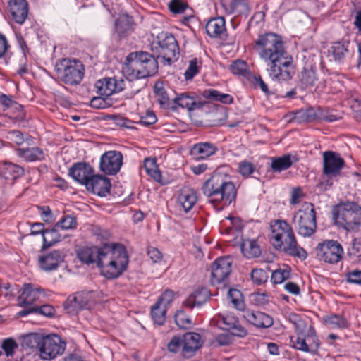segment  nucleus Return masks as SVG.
I'll use <instances>...</instances> for the list:
<instances>
[{
  "instance_id": "1",
  "label": "nucleus",
  "mask_w": 361,
  "mask_h": 361,
  "mask_svg": "<svg viewBox=\"0 0 361 361\" xmlns=\"http://www.w3.org/2000/svg\"><path fill=\"white\" fill-rule=\"evenodd\" d=\"M253 49L266 64L273 81L286 82L293 78L295 73L293 57L288 52L281 35L274 32L259 35L253 42Z\"/></svg>"
},
{
  "instance_id": "2",
  "label": "nucleus",
  "mask_w": 361,
  "mask_h": 361,
  "mask_svg": "<svg viewBox=\"0 0 361 361\" xmlns=\"http://www.w3.org/2000/svg\"><path fill=\"white\" fill-rule=\"evenodd\" d=\"M204 195L209 198V202L221 210L225 206L235 201L237 189L231 178L221 173H214L205 181L202 187Z\"/></svg>"
},
{
  "instance_id": "3",
  "label": "nucleus",
  "mask_w": 361,
  "mask_h": 361,
  "mask_svg": "<svg viewBox=\"0 0 361 361\" xmlns=\"http://www.w3.org/2000/svg\"><path fill=\"white\" fill-rule=\"evenodd\" d=\"M270 228L269 241L276 250L302 260L307 259V253L298 245L291 225L285 220H275Z\"/></svg>"
},
{
  "instance_id": "4",
  "label": "nucleus",
  "mask_w": 361,
  "mask_h": 361,
  "mask_svg": "<svg viewBox=\"0 0 361 361\" xmlns=\"http://www.w3.org/2000/svg\"><path fill=\"white\" fill-rule=\"evenodd\" d=\"M99 268L107 279L119 277L127 269L129 257L126 247L120 243H106Z\"/></svg>"
},
{
  "instance_id": "5",
  "label": "nucleus",
  "mask_w": 361,
  "mask_h": 361,
  "mask_svg": "<svg viewBox=\"0 0 361 361\" xmlns=\"http://www.w3.org/2000/svg\"><path fill=\"white\" fill-rule=\"evenodd\" d=\"M157 59L147 51L131 52L126 56L123 71L130 81L152 76L158 71Z\"/></svg>"
},
{
  "instance_id": "6",
  "label": "nucleus",
  "mask_w": 361,
  "mask_h": 361,
  "mask_svg": "<svg viewBox=\"0 0 361 361\" xmlns=\"http://www.w3.org/2000/svg\"><path fill=\"white\" fill-rule=\"evenodd\" d=\"M55 71L57 78L66 85H79L85 75V66L78 59L64 58L56 62Z\"/></svg>"
},
{
  "instance_id": "7",
  "label": "nucleus",
  "mask_w": 361,
  "mask_h": 361,
  "mask_svg": "<svg viewBox=\"0 0 361 361\" xmlns=\"http://www.w3.org/2000/svg\"><path fill=\"white\" fill-rule=\"evenodd\" d=\"M293 225L299 235L310 237L317 230L316 212L312 204L303 205L293 216Z\"/></svg>"
},
{
  "instance_id": "8",
  "label": "nucleus",
  "mask_w": 361,
  "mask_h": 361,
  "mask_svg": "<svg viewBox=\"0 0 361 361\" xmlns=\"http://www.w3.org/2000/svg\"><path fill=\"white\" fill-rule=\"evenodd\" d=\"M334 219L346 230L357 229L361 225V206L354 202L342 203L334 213Z\"/></svg>"
},
{
  "instance_id": "9",
  "label": "nucleus",
  "mask_w": 361,
  "mask_h": 361,
  "mask_svg": "<svg viewBox=\"0 0 361 361\" xmlns=\"http://www.w3.org/2000/svg\"><path fill=\"white\" fill-rule=\"evenodd\" d=\"M66 346V342L59 335L44 334L37 355L42 360H51L61 355L65 351Z\"/></svg>"
},
{
  "instance_id": "10",
  "label": "nucleus",
  "mask_w": 361,
  "mask_h": 361,
  "mask_svg": "<svg viewBox=\"0 0 361 361\" xmlns=\"http://www.w3.org/2000/svg\"><path fill=\"white\" fill-rule=\"evenodd\" d=\"M315 253L319 260L336 264L343 259V249L337 240H325L317 245Z\"/></svg>"
},
{
  "instance_id": "11",
  "label": "nucleus",
  "mask_w": 361,
  "mask_h": 361,
  "mask_svg": "<svg viewBox=\"0 0 361 361\" xmlns=\"http://www.w3.org/2000/svg\"><path fill=\"white\" fill-rule=\"evenodd\" d=\"M322 157V172L329 178L326 180V185L331 187L332 182L329 179L340 176L341 170L345 165V162L340 154L333 151L324 152Z\"/></svg>"
},
{
  "instance_id": "12",
  "label": "nucleus",
  "mask_w": 361,
  "mask_h": 361,
  "mask_svg": "<svg viewBox=\"0 0 361 361\" xmlns=\"http://www.w3.org/2000/svg\"><path fill=\"white\" fill-rule=\"evenodd\" d=\"M232 259L228 257H218L211 266V283L213 286L226 285L231 273Z\"/></svg>"
},
{
  "instance_id": "13",
  "label": "nucleus",
  "mask_w": 361,
  "mask_h": 361,
  "mask_svg": "<svg viewBox=\"0 0 361 361\" xmlns=\"http://www.w3.org/2000/svg\"><path fill=\"white\" fill-rule=\"evenodd\" d=\"M159 51L157 58L161 57L169 65L178 59L179 54V47L174 36L169 33H166L164 37L158 42Z\"/></svg>"
},
{
  "instance_id": "14",
  "label": "nucleus",
  "mask_w": 361,
  "mask_h": 361,
  "mask_svg": "<svg viewBox=\"0 0 361 361\" xmlns=\"http://www.w3.org/2000/svg\"><path fill=\"white\" fill-rule=\"evenodd\" d=\"M123 164V155L118 151H107L100 158V170L108 175H115Z\"/></svg>"
},
{
  "instance_id": "15",
  "label": "nucleus",
  "mask_w": 361,
  "mask_h": 361,
  "mask_svg": "<svg viewBox=\"0 0 361 361\" xmlns=\"http://www.w3.org/2000/svg\"><path fill=\"white\" fill-rule=\"evenodd\" d=\"M94 88L99 95L109 97L114 93L121 92L125 88V82L123 79L104 78L95 82Z\"/></svg>"
},
{
  "instance_id": "16",
  "label": "nucleus",
  "mask_w": 361,
  "mask_h": 361,
  "mask_svg": "<svg viewBox=\"0 0 361 361\" xmlns=\"http://www.w3.org/2000/svg\"><path fill=\"white\" fill-rule=\"evenodd\" d=\"M104 248H106V243L102 246L82 247L78 250L77 257L86 264H96L99 267L105 251Z\"/></svg>"
},
{
  "instance_id": "17",
  "label": "nucleus",
  "mask_w": 361,
  "mask_h": 361,
  "mask_svg": "<svg viewBox=\"0 0 361 361\" xmlns=\"http://www.w3.org/2000/svg\"><path fill=\"white\" fill-rule=\"evenodd\" d=\"M86 189L99 197H106L110 193L111 184L110 179L102 175H94L90 177L85 185Z\"/></svg>"
},
{
  "instance_id": "18",
  "label": "nucleus",
  "mask_w": 361,
  "mask_h": 361,
  "mask_svg": "<svg viewBox=\"0 0 361 361\" xmlns=\"http://www.w3.org/2000/svg\"><path fill=\"white\" fill-rule=\"evenodd\" d=\"M182 354L185 357H190L201 348L202 341L201 336L195 332H187L183 336Z\"/></svg>"
},
{
  "instance_id": "19",
  "label": "nucleus",
  "mask_w": 361,
  "mask_h": 361,
  "mask_svg": "<svg viewBox=\"0 0 361 361\" xmlns=\"http://www.w3.org/2000/svg\"><path fill=\"white\" fill-rule=\"evenodd\" d=\"M93 168L85 162L74 164L68 171V175L79 183L85 185L94 173Z\"/></svg>"
},
{
  "instance_id": "20",
  "label": "nucleus",
  "mask_w": 361,
  "mask_h": 361,
  "mask_svg": "<svg viewBox=\"0 0 361 361\" xmlns=\"http://www.w3.org/2000/svg\"><path fill=\"white\" fill-rule=\"evenodd\" d=\"M65 255L59 250H54L39 258V264L45 271L56 270L63 262Z\"/></svg>"
},
{
  "instance_id": "21",
  "label": "nucleus",
  "mask_w": 361,
  "mask_h": 361,
  "mask_svg": "<svg viewBox=\"0 0 361 361\" xmlns=\"http://www.w3.org/2000/svg\"><path fill=\"white\" fill-rule=\"evenodd\" d=\"M211 294L207 288H198L190 294L183 302V306L190 309L200 307L210 298Z\"/></svg>"
},
{
  "instance_id": "22",
  "label": "nucleus",
  "mask_w": 361,
  "mask_h": 361,
  "mask_svg": "<svg viewBox=\"0 0 361 361\" xmlns=\"http://www.w3.org/2000/svg\"><path fill=\"white\" fill-rule=\"evenodd\" d=\"M224 8L227 13L235 15V18L231 20V23L233 28H235L238 23L235 25V21L238 16H247L250 8L247 0H231L228 4H225Z\"/></svg>"
},
{
  "instance_id": "23",
  "label": "nucleus",
  "mask_w": 361,
  "mask_h": 361,
  "mask_svg": "<svg viewBox=\"0 0 361 361\" xmlns=\"http://www.w3.org/2000/svg\"><path fill=\"white\" fill-rule=\"evenodd\" d=\"M244 318L258 328H269L273 325V319L269 315L259 311L246 310Z\"/></svg>"
},
{
  "instance_id": "24",
  "label": "nucleus",
  "mask_w": 361,
  "mask_h": 361,
  "mask_svg": "<svg viewBox=\"0 0 361 361\" xmlns=\"http://www.w3.org/2000/svg\"><path fill=\"white\" fill-rule=\"evenodd\" d=\"M8 7L16 23H23L28 14V4L26 0H9Z\"/></svg>"
},
{
  "instance_id": "25",
  "label": "nucleus",
  "mask_w": 361,
  "mask_h": 361,
  "mask_svg": "<svg viewBox=\"0 0 361 361\" xmlns=\"http://www.w3.org/2000/svg\"><path fill=\"white\" fill-rule=\"evenodd\" d=\"M43 292V289L34 288L30 283H25L20 295L18 298V305L22 307L32 305Z\"/></svg>"
},
{
  "instance_id": "26",
  "label": "nucleus",
  "mask_w": 361,
  "mask_h": 361,
  "mask_svg": "<svg viewBox=\"0 0 361 361\" xmlns=\"http://www.w3.org/2000/svg\"><path fill=\"white\" fill-rule=\"evenodd\" d=\"M175 106L187 109L188 111L201 109L204 103L199 101L197 98L190 95L189 92H183L178 94L173 99Z\"/></svg>"
},
{
  "instance_id": "27",
  "label": "nucleus",
  "mask_w": 361,
  "mask_h": 361,
  "mask_svg": "<svg viewBox=\"0 0 361 361\" xmlns=\"http://www.w3.org/2000/svg\"><path fill=\"white\" fill-rule=\"evenodd\" d=\"M218 150L217 147L211 142H199L194 145L190 149V155L195 160L204 159Z\"/></svg>"
},
{
  "instance_id": "28",
  "label": "nucleus",
  "mask_w": 361,
  "mask_h": 361,
  "mask_svg": "<svg viewBox=\"0 0 361 361\" xmlns=\"http://www.w3.org/2000/svg\"><path fill=\"white\" fill-rule=\"evenodd\" d=\"M220 321L224 324V329L231 331L233 336L243 337L246 335V330L241 326L238 319L233 314L221 316Z\"/></svg>"
},
{
  "instance_id": "29",
  "label": "nucleus",
  "mask_w": 361,
  "mask_h": 361,
  "mask_svg": "<svg viewBox=\"0 0 361 361\" xmlns=\"http://www.w3.org/2000/svg\"><path fill=\"white\" fill-rule=\"evenodd\" d=\"M87 300L82 293L71 295L63 302V307L68 314H75L86 307Z\"/></svg>"
},
{
  "instance_id": "30",
  "label": "nucleus",
  "mask_w": 361,
  "mask_h": 361,
  "mask_svg": "<svg viewBox=\"0 0 361 361\" xmlns=\"http://www.w3.org/2000/svg\"><path fill=\"white\" fill-rule=\"evenodd\" d=\"M300 85L307 88L314 85L318 80L317 67L312 63H306L301 72L298 74Z\"/></svg>"
},
{
  "instance_id": "31",
  "label": "nucleus",
  "mask_w": 361,
  "mask_h": 361,
  "mask_svg": "<svg viewBox=\"0 0 361 361\" xmlns=\"http://www.w3.org/2000/svg\"><path fill=\"white\" fill-rule=\"evenodd\" d=\"M288 321L292 323L298 335L315 336V331L312 326H307L305 319H303L299 314L295 313H290L288 315Z\"/></svg>"
},
{
  "instance_id": "32",
  "label": "nucleus",
  "mask_w": 361,
  "mask_h": 361,
  "mask_svg": "<svg viewBox=\"0 0 361 361\" xmlns=\"http://www.w3.org/2000/svg\"><path fill=\"white\" fill-rule=\"evenodd\" d=\"M349 44V41L344 39L333 42L328 49V56L336 62L343 61L348 52Z\"/></svg>"
},
{
  "instance_id": "33",
  "label": "nucleus",
  "mask_w": 361,
  "mask_h": 361,
  "mask_svg": "<svg viewBox=\"0 0 361 361\" xmlns=\"http://www.w3.org/2000/svg\"><path fill=\"white\" fill-rule=\"evenodd\" d=\"M16 152L19 157L27 162L41 161L45 159L43 149L38 147L18 148Z\"/></svg>"
},
{
  "instance_id": "34",
  "label": "nucleus",
  "mask_w": 361,
  "mask_h": 361,
  "mask_svg": "<svg viewBox=\"0 0 361 361\" xmlns=\"http://www.w3.org/2000/svg\"><path fill=\"white\" fill-rule=\"evenodd\" d=\"M133 17L128 14H121L115 22L116 32L119 37H124L130 35L134 29Z\"/></svg>"
},
{
  "instance_id": "35",
  "label": "nucleus",
  "mask_w": 361,
  "mask_h": 361,
  "mask_svg": "<svg viewBox=\"0 0 361 361\" xmlns=\"http://www.w3.org/2000/svg\"><path fill=\"white\" fill-rule=\"evenodd\" d=\"M23 174V168L17 164L11 162L0 164V176L6 180H16Z\"/></svg>"
},
{
  "instance_id": "36",
  "label": "nucleus",
  "mask_w": 361,
  "mask_h": 361,
  "mask_svg": "<svg viewBox=\"0 0 361 361\" xmlns=\"http://www.w3.org/2000/svg\"><path fill=\"white\" fill-rule=\"evenodd\" d=\"M206 31L212 37H221L226 31L224 18L217 17L210 19L206 25Z\"/></svg>"
},
{
  "instance_id": "37",
  "label": "nucleus",
  "mask_w": 361,
  "mask_h": 361,
  "mask_svg": "<svg viewBox=\"0 0 361 361\" xmlns=\"http://www.w3.org/2000/svg\"><path fill=\"white\" fill-rule=\"evenodd\" d=\"M178 198V202L185 212H189L197 200V193L195 190L188 188L182 189Z\"/></svg>"
},
{
  "instance_id": "38",
  "label": "nucleus",
  "mask_w": 361,
  "mask_h": 361,
  "mask_svg": "<svg viewBox=\"0 0 361 361\" xmlns=\"http://www.w3.org/2000/svg\"><path fill=\"white\" fill-rule=\"evenodd\" d=\"M154 93L157 102L164 109H169L171 106V97L164 87L162 82H156L154 85Z\"/></svg>"
},
{
  "instance_id": "39",
  "label": "nucleus",
  "mask_w": 361,
  "mask_h": 361,
  "mask_svg": "<svg viewBox=\"0 0 361 361\" xmlns=\"http://www.w3.org/2000/svg\"><path fill=\"white\" fill-rule=\"evenodd\" d=\"M55 309L50 305H44L42 306L30 307L24 309L17 313L18 317H25L32 313H37L48 317H51L55 314Z\"/></svg>"
},
{
  "instance_id": "40",
  "label": "nucleus",
  "mask_w": 361,
  "mask_h": 361,
  "mask_svg": "<svg viewBox=\"0 0 361 361\" xmlns=\"http://www.w3.org/2000/svg\"><path fill=\"white\" fill-rule=\"evenodd\" d=\"M59 228H56V224H54L53 228H47L43 231L42 250L47 249L61 241V235L59 233Z\"/></svg>"
},
{
  "instance_id": "41",
  "label": "nucleus",
  "mask_w": 361,
  "mask_h": 361,
  "mask_svg": "<svg viewBox=\"0 0 361 361\" xmlns=\"http://www.w3.org/2000/svg\"><path fill=\"white\" fill-rule=\"evenodd\" d=\"M241 251L243 255L248 259L258 257L262 253L256 240H244L241 243Z\"/></svg>"
},
{
  "instance_id": "42",
  "label": "nucleus",
  "mask_w": 361,
  "mask_h": 361,
  "mask_svg": "<svg viewBox=\"0 0 361 361\" xmlns=\"http://www.w3.org/2000/svg\"><path fill=\"white\" fill-rule=\"evenodd\" d=\"M44 334L38 333H30L21 337V345L23 348L35 349L38 353V349Z\"/></svg>"
},
{
  "instance_id": "43",
  "label": "nucleus",
  "mask_w": 361,
  "mask_h": 361,
  "mask_svg": "<svg viewBox=\"0 0 361 361\" xmlns=\"http://www.w3.org/2000/svg\"><path fill=\"white\" fill-rule=\"evenodd\" d=\"M292 156L286 154L282 157L272 158L271 167L274 172H281L289 169L293 164Z\"/></svg>"
},
{
  "instance_id": "44",
  "label": "nucleus",
  "mask_w": 361,
  "mask_h": 361,
  "mask_svg": "<svg viewBox=\"0 0 361 361\" xmlns=\"http://www.w3.org/2000/svg\"><path fill=\"white\" fill-rule=\"evenodd\" d=\"M324 322L333 329H343L350 326V323L343 315L331 314L324 317Z\"/></svg>"
},
{
  "instance_id": "45",
  "label": "nucleus",
  "mask_w": 361,
  "mask_h": 361,
  "mask_svg": "<svg viewBox=\"0 0 361 361\" xmlns=\"http://www.w3.org/2000/svg\"><path fill=\"white\" fill-rule=\"evenodd\" d=\"M317 110L313 108L300 109L295 114L294 118L299 123L312 122L317 119Z\"/></svg>"
},
{
  "instance_id": "46",
  "label": "nucleus",
  "mask_w": 361,
  "mask_h": 361,
  "mask_svg": "<svg viewBox=\"0 0 361 361\" xmlns=\"http://www.w3.org/2000/svg\"><path fill=\"white\" fill-rule=\"evenodd\" d=\"M166 307L155 303L151 308V317L154 324L163 325L166 321Z\"/></svg>"
},
{
  "instance_id": "47",
  "label": "nucleus",
  "mask_w": 361,
  "mask_h": 361,
  "mask_svg": "<svg viewBox=\"0 0 361 361\" xmlns=\"http://www.w3.org/2000/svg\"><path fill=\"white\" fill-rule=\"evenodd\" d=\"M349 259L354 263L361 262V238H355L348 250Z\"/></svg>"
},
{
  "instance_id": "48",
  "label": "nucleus",
  "mask_w": 361,
  "mask_h": 361,
  "mask_svg": "<svg viewBox=\"0 0 361 361\" xmlns=\"http://www.w3.org/2000/svg\"><path fill=\"white\" fill-rule=\"evenodd\" d=\"M256 171V166L247 159L243 160L238 164V172L244 178L250 177Z\"/></svg>"
},
{
  "instance_id": "49",
  "label": "nucleus",
  "mask_w": 361,
  "mask_h": 361,
  "mask_svg": "<svg viewBox=\"0 0 361 361\" xmlns=\"http://www.w3.org/2000/svg\"><path fill=\"white\" fill-rule=\"evenodd\" d=\"M56 228L60 230L75 229L77 227V219L75 216H64L60 221L55 224Z\"/></svg>"
},
{
  "instance_id": "50",
  "label": "nucleus",
  "mask_w": 361,
  "mask_h": 361,
  "mask_svg": "<svg viewBox=\"0 0 361 361\" xmlns=\"http://www.w3.org/2000/svg\"><path fill=\"white\" fill-rule=\"evenodd\" d=\"M230 71L234 75L245 76L249 73L248 66L245 61L236 60L229 67Z\"/></svg>"
},
{
  "instance_id": "51",
  "label": "nucleus",
  "mask_w": 361,
  "mask_h": 361,
  "mask_svg": "<svg viewBox=\"0 0 361 361\" xmlns=\"http://www.w3.org/2000/svg\"><path fill=\"white\" fill-rule=\"evenodd\" d=\"M176 324L180 327L183 329H188L192 324V321L190 318H189L185 312L182 310H178L174 316Z\"/></svg>"
},
{
  "instance_id": "52",
  "label": "nucleus",
  "mask_w": 361,
  "mask_h": 361,
  "mask_svg": "<svg viewBox=\"0 0 361 361\" xmlns=\"http://www.w3.org/2000/svg\"><path fill=\"white\" fill-rule=\"evenodd\" d=\"M250 277L254 283L261 285L267 281L268 275L262 269H254L251 271Z\"/></svg>"
},
{
  "instance_id": "53",
  "label": "nucleus",
  "mask_w": 361,
  "mask_h": 361,
  "mask_svg": "<svg viewBox=\"0 0 361 361\" xmlns=\"http://www.w3.org/2000/svg\"><path fill=\"white\" fill-rule=\"evenodd\" d=\"M0 101L1 104L6 107L15 106V109L20 111V114L17 116V117L19 119L24 118L25 114L23 111L22 105L18 104L16 102H13L9 97L6 96V94L1 95Z\"/></svg>"
},
{
  "instance_id": "54",
  "label": "nucleus",
  "mask_w": 361,
  "mask_h": 361,
  "mask_svg": "<svg viewBox=\"0 0 361 361\" xmlns=\"http://www.w3.org/2000/svg\"><path fill=\"white\" fill-rule=\"evenodd\" d=\"M18 347L16 341L11 338L4 339L1 344V348L7 357H12Z\"/></svg>"
},
{
  "instance_id": "55",
  "label": "nucleus",
  "mask_w": 361,
  "mask_h": 361,
  "mask_svg": "<svg viewBox=\"0 0 361 361\" xmlns=\"http://www.w3.org/2000/svg\"><path fill=\"white\" fill-rule=\"evenodd\" d=\"M309 337L308 336H300L298 335L296 338L295 341L293 340V337H291V341L293 343V348L297 350L303 351V352H310V348L308 345L306 343L305 338ZM313 338V341H315V336H312Z\"/></svg>"
},
{
  "instance_id": "56",
  "label": "nucleus",
  "mask_w": 361,
  "mask_h": 361,
  "mask_svg": "<svg viewBox=\"0 0 361 361\" xmlns=\"http://www.w3.org/2000/svg\"><path fill=\"white\" fill-rule=\"evenodd\" d=\"M228 295L231 298L232 303L238 310H243L244 303L241 299V293L236 289H229Z\"/></svg>"
},
{
  "instance_id": "57",
  "label": "nucleus",
  "mask_w": 361,
  "mask_h": 361,
  "mask_svg": "<svg viewBox=\"0 0 361 361\" xmlns=\"http://www.w3.org/2000/svg\"><path fill=\"white\" fill-rule=\"evenodd\" d=\"M290 277V270L278 269L273 271L271 280L275 284L281 283Z\"/></svg>"
},
{
  "instance_id": "58",
  "label": "nucleus",
  "mask_w": 361,
  "mask_h": 361,
  "mask_svg": "<svg viewBox=\"0 0 361 361\" xmlns=\"http://www.w3.org/2000/svg\"><path fill=\"white\" fill-rule=\"evenodd\" d=\"M169 8L173 13H183L188 8V4L182 0H171L169 4Z\"/></svg>"
},
{
  "instance_id": "59",
  "label": "nucleus",
  "mask_w": 361,
  "mask_h": 361,
  "mask_svg": "<svg viewBox=\"0 0 361 361\" xmlns=\"http://www.w3.org/2000/svg\"><path fill=\"white\" fill-rule=\"evenodd\" d=\"M348 102L355 114V117L357 120H361V97L352 96L349 98Z\"/></svg>"
},
{
  "instance_id": "60",
  "label": "nucleus",
  "mask_w": 361,
  "mask_h": 361,
  "mask_svg": "<svg viewBox=\"0 0 361 361\" xmlns=\"http://www.w3.org/2000/svg\"><path fill=\"white\" fill-rule=\"evenodd\" d=\"M198 71L197 59L195 58L190 61L189 66L184 73L185 80H189L192 79Z\"/></svg>"
},
{
  "instance_id": "61",
  "label": "nucleus",
  "mask_w": 361,
  "mask_h": 361,
  "mask_svg": "<svg viewBox=\"0 0 361 361\" xmlns=\"http://www.w3.org/2000/svg\"><path fill=\"white\" fill-rule=\"evenodd\" d=\"M317 119L327 122H334L338 120L339 117L329 113L326 109L318 108Z\"/></svg>"
},
{
  "instance_id": "62",
  "label": "nucleus",
  "mask_w": 361,
  "mask_h": 361,
  "mask_svg": "<svg viewBox=\"0 0 361 361\" xmlns=\"http://www.w3.org/2000/svg\"><path fill=\"white\" fill-rule=\"evenodd\" d=\"M174 298V293L171 290H165L162 295L158 299L157 303L163 306L168 307L171 302L173 300Z\"/></svg>"
},
{
  "instance_id": "63",
  "label": "nucleus",
  "mask_w": 361,
  "mask_h": 361,
  "mask_svg": "<svg viewBox=\"0 0 361 361\" xmlns=\"http://www.w3.org/2000/svg\"><path fill=\"white\" fill-rule=\"evenodd\" d=\"M168 350L172 353H177L180 348H183V337L173 336L167 345Z\"/></svg>"
},
{
  "instance_id": "64",
  "label": "nucleus",
  "mask_w": 361,
  "mask_h": 361,
  "mask_svg": "<svg viewBox=\"0 0 361 361\" xmlns=\"http://www.w3.org/2000/svg\"><path fill=\"white\" fill-rule=\"evenodd\" d=\"M7 138L13 142L17 145H20L24 142V137L22 132L18 130H13L8 133Z\"/></svg>"
}]
</instances>
